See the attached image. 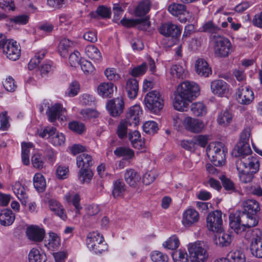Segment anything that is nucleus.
Returning <instances> with one entry per match:
<instances>
[{
    "mask_svg": "<svg viewBox=\"0 0 262 262\" xmlns=\"http://www.w3.org/2000/svg\"><path fill=\"white\" fill-rule=\"evenodd\" d=\"M138 90V82L136 79L130 78L127 81L126 91L127 96L130 99H134L136 97Z\"/></svg>",
    "mask_w": 262,
    "mask_h": 262,
    "instance_id": "nucleus-31",
    "label": "nucleus"
},
{
    "mask_svg": "<svg viewBox=\"0 0 262 262\" xmlns=\"http://www.w3.org/2000/svg\"><path fill=\"white\" fill-rule=\"evenodd\" d=\"M64 198L68 202L72 203L76 209V213L79 214L81 207L79 204L80 196L79 194L78 193L71 194L68 193L65 195Z\"/></svg>",
    "mask_w": 262,
    "mask_h": 262,
    "instance_id": "nucleus-44",
    "label": "nucleus"
},
{
    "mask_svg": "<svg viewBox=\"0 0 262 262\" xmlns=\"http://www.w3.org/2000/svg\"><path fill=\"white\" fill-rule=\"evenodd\" d=\"M222 214L216 210L209 213L206 219L207 227L209 231L219 232L223 230Z\"/></svg>",
    "mask_w": 262,
    "mask_h": 262,
    "instance_id": "nucleus-10",
    "label": "nucleus"
},
{
    "mask_svg": "<svg viewBox=\"0 0 262 262\" xmlns=\"http://www.w3.org/2000/svg\"><path fill=\"white\" fill-rule=\"evenodd\" d=\"M104 75L110 81H117L121 78L117 69L114 68H108L104 71Z\"/></svg>",
    "mask_w": 262,
    "mask_h": 262,
    "instance_id": "nucleus-56",
    "label": "nucleus"
},
{
    "mask_svg": "<svg viewBox=\"0 0 262 262\" xmlns=\"http://www.w3.org/2000/svg\"><path fill=\"white\" fill-rule=\"evenodd\" d=\"M146 107L155 114L159 113L164 106V100L161 93L157 91H151L145 96Z\"/></svg>",
    "mask_w": 262,
    "mask_h": 262,
    "instance_id": "nucleus-7",
    "label": "nucleus"
},
{
    "mask_svg": "<svg viewBox=\"0 0 262 262\" xmlns=\"http://www.w3.org/2000/svg\"><path fill=\"white\" fill-rule=\"evenodd\" d=\"M200 219L199 212L194 208H188L183 213L182 224L185 227H190L196 223Z\"/></svg>",
    "mask_w": 262,
    "mask_h": 262,
    "instance_id": "nucleus-12",
    "label": "nucleus"
},
{
    "mask_svg": "<svg viewBox=\"0 0 262 262\" xmlns=\"http://www.w3.org/2000/svg\"><path fill=\"white\" fill-rule=\"evenodd\" d=\"M47 53L46 50H41L36 54L34 57L32 58L28 63V69L32 70L37 67L40 61L44 58Z\"/></svg>",
    "mask_w": 262,
    "mask_h": 262,
    "instance_id": "nucleus-46",
    "label": "nucleus"
},
{
    "mask_svg": "<svg viewBox=\"0 0 262 262\" xmlns=\"http://www.w3.org/2000/svg\"><path fill=\"white\" fill-rule=\"evenodd\" d=\"M28 260L29 262H45L47 258L44 253H41L37 248H33L29 252Z\"/></svg>",
    "mask_w": 262,
    "mask_h": 262,
    "instance_id": "nucleus-35",
    "label": "nucleus"
},
{
    "mask_svg": "<svg viewBox=\"0 0 262 262\" xmlns=\"http://www.w3.org/2000/svg\"><path fill=\"white\" fill-rule=\"evenodd\" d=\"M73 41L67 38L62 39L58 45V51L60 55L64 57L68 53L69 49L73 45Z\"/></svg>",
    "mask_w": 262,
    "mask_h": 262,
    "instance_id": "nucleus-43",
    "label": "nucleus"
},
{
    "mask_svg": "<svg viewBox=\"0 0 262 262\" xmlns=\"http://www.w3.org/2000/svg\"><path fill=\"white\" fill-rule=\"evenodd\" d=\"M45 159L44 157L39 154H34L31 158V162L33 166L36 168L40 169L43 168Z\"/></svg>",
    "mask_w": 262,
    "mask_h": 262,
    "instance_id": "nucleus-53",
    "label": "nucleus"
},
{
    "mask_svg": "<svg viewBox=\"0 0 262 262\" xmlns=\"http://www.w3.org/2000/svg\"><path fill=\"white\" fill-rule=\"evenodd\" d=\"M182 124L186 130L194 134L201 133L205 127L202 121L190 116H186L183 119Z\"/></svg>",
    "mask_w": 262,
    "mask_h": 262,
    "instance_id": "nucleus-11",
    "label": "nucleus"
},
{
    "mask_svg": "<svg viewBox=\"0 0 262 262\" xmlns=\"http://www.w3.org/2000/svg\"><path fill=\"white\" fill-rule=\"evenodd\" d=\"M93 176V173L89 168L80 169L78 174V179L82 183H89Z\"/></svg>",
    "mask_w": 262,
    "mask_h": 262,
    "instance_id": "nucleus-49",
    "label": "nucleus"
},
{
    "mask_svg": "<svg viewBox=\"0 0 262 262\" xmlns=\"http://www.w3.org/2000/svg\"><path fill=\"white\" fill-rule=\"evenodd\" d=\"M236 167L240 182L246 184L253 181L259 170V163L256 157H243L236 161Z\"/></svg>",
    "mask_w": 262,
    "mask_h": 262,
    "instance_id": "nucleus-2",
    "label": "nucleus"
},
{
    "mask_svg": "<svg viewBox=\"0 0 262 262\" xmlns=\"http://www.w3.org/2000/svg\"><path fill=\"white\" fill-rule=\"evenodd\" d=\"M124 27L130 28L139 25V28L141 30H146L150 26V23L147 18L141 19H128L123 18L120 21Z\"/></svg>",
    "mask_w": 262,
    "mask_h": 262,
    "instance_id": "nucleus-19",
    "label": "nucleus"
},
{
    "mask_svg": "<svg viewBox=\"0 0 262 262\" xmlns=\"http://www.w3.org/2000/svg\"><path fill=\"white\" fill-rule=\"evenodd\" d=\"M126 182L131 186H135L140 180V174L134 169L126 170L124 173Z\"/></svg>",
    "mask_w": 262,
    "mask_h": 262,
    "instance_id": "nucleus-33",
    "label": "nucleus"
},
{
    "mask_svg": "<svg viewBox=\"0 0 262 262\" xmlns=\"http://www.w3.org/2000/svg\"><path fill=\"white\" fill-rule=\"evenodd\" d=\"M157 176L158 174L156 170H150L143 175L142 179L143 182L146 185H149L154 181Z\"/></svg>",
    "mask_w": 262,
    "mask_h": 262,
    "instance_id": "nucleus-61",
    "label": "nucleus"
},
{
    "mask_svg": "<svg viewBox=\"0 0 262 262\" xmlns=\"http://www.w3.org/2000/svg\"><path fill=\"white\" fill-rule=\"evenodd\" d=\"M212 46L214 55L216 57H227L232 52V45L230 40L224 36H214Z\"/></svg>",
    "mask_w": 262,
    "mask_h": 262,
    "instance_id": "nucleus-3",
    "label": "nucleus"
},
{
    "mask_svg": "<svg viewBox=\"0 0 262 262\" xmlns=\"http://www.w3.org/2000/svg\"><path fill=\"white\" fill-rule=\"evenodd\" d=\"M230 262H246L245 255L239 251H231L228 254Z\"/></svg>",
    "mask_w": 262,
    "mask_h": 262,
    "instance_id": "nucleus-55",
    "label": "nucleus"
},
{
    "mask_svg": "<svg viewBox=\"0 0 262 262\" xmlns=\"http://www.w3.org/2000/svg\"><path fill=\"white\" fill-rule=\"evenodd\" d=\"M123 107L124 102L121 98L111 100L106 104L107 110L113 117L120 115L123 112Z\"/></svg>",
    "mask_w": 262,
    "mask_h": 262,
    "instance_id": "nucleus-18",
    "label": "nucleus"
},
{
    "mask_svg": "<svg viewBox=\"0 0 262 262\" xmlns=\"http://www.w3.org/2000/svg\"><path fill=\"white\" fill-rule=\"evenodd\" d=\"M160 34L166 37L177 38L180 36L181 29L177 25L171 23L162 24L159 28Z\"/></svg>",
    "mask_w": 262,
    "mask_h": 262,
    "instance_id": "nucleus-14",
    "label": "nucleus"
},
{
    "mask_svg": "<svg viewBox=\"0 0 262 262\" xmlns=\"http://www.w3.org/2000/svg\"><path fill=\"white\" fill-rule=\"evenodd\" d=\"M82 118L84 120H88L92 118H95L98 116L97 111L91 108L81 110L80 112Z\"/></svg>",
    "mask_w": 262,
    "mask_h": 262,
    "instance_id": "nucleus-59",
    "label": "nucleus"
},
{
    "mask_svg": "<svg viewBox=\"0 0 262 262\" xmlns=\"http://www.w3.org/2000/svg\"><path fill=\"white\" fill-rule=\"evenodd\" d=\"M191 111L194 116L200 117L205 116L206 114L207 109L203 102H198L191 104Z\"/></svg>",
    "mask_w": 262,
    "mask_h": 262,
    "instance_id": "nucleus-39",
    "label": "nucleus"
},
{
    "mask_svg": "<svg viewBox=\"0 0 262 262\" xmlns=\"http://www.w3.org/2000/svg\"><path fill=\"white\" fill-rule=\"evenodd\" d=\"M232 115L227 111L220 112L217 116L218 123L223 126H228L232 121Z\"/></svg>",
    "mask_w": 262,
    "mask_h": 262,
    "instance_id": "nucleus-41",
    "label": "nucleus"
},
{
    "mask_svg": "<svg viewBox=\"0 0 262 262\" xmlns=\"http://www.w3.org/2000/svg\"><path fill=\"white\" fill-rule=\"evenodd\" d=\"M86 243L90 250L96 254H101L107 249L103 236L97 231L92 232L88 234Z\"/></svg>",
    "mask_w": 262,
    "mask_h": 262,
    "instance_id": "nucleus-5",
    "label": "nucleus"
},
{
    "mask_svg": "<svg viewBox=\"0 0 262 262\" xmlns=\"http://www.w3.org/2000/svg\"><path fill=\"white\" fill-rule=\"evenodd\" d=\"M48 241V242L45 244V246L50 250L54 251L60 245V239L55 233L50 232Z\"/></svg>",
    "mask_w": 262,
    "mask_h": 262,
    "instance_id": "nucleus-37",
    "label": "nucleus"
},
{
    "mask_svg": "<svg viewBox=\"0 0 262 262\" xmlns=\"http://www.w3.org/2000/svg\"><path fill=\"white\" fill-rule=\"evenodd\" d=\"M72 24L71 17L66 14H61L59 16V25L64 30L70 28Z\"/></svg>",
    "mask_w": 262,
    "mask_h": 262,
    "instance_id": "nucleus-63",
    "label": "nucleus"
},
{
    "mask_svg": "<svg viewBox=\"0 0 262 262\" xmlns=\"http://www.w3.org/2000/svg\"><path fill=\"white\" fill-rule=\"evenodd\" d=\"M229 225L234 232L242 235L245 231L243 223H242V216L238 214H231L229 216Z\"/></svg>",
    "mask_w": 262,
    "mask_h": 262,
    "instance_id": "nucleus-23",
    "label": "nucleus"
},
{
    "mask_svg": "<svg viewBox=\"0 0 262 262\" xmlns=\"http://www.w3.org/2000/svg\"><path fill=\"white\" fill-rule=\"evenodd\" d=\"M232 241V235L231 233L224 232L223 230L216 232L214 238V242L216 245L221 247L229 245Z\"/></svg>",
    "mask_w": 262,
    "mask_h": 262,
    "instance_id": "nucleus-24",
    "label": "nucleus"
},
{
    "mask_svg": "<svg viewBox=\"0 0 262 262\" xmlns=\"http://www.w3.org/2000/svg\"><path fill=\"white\" fill-rule=\"evenodd\" d=\"M125 191V185L124 183L119 180H117L114 183V188L112 194L114 198L122 196Z\"/></svg>",
    "mask_w": 262,
    "mask_h": 262,
    "instance_id": "nucleus-51",
    "label": "nucleus"
},
{
    "mask_svg": "<svg viewBox=\"0 0 262 262\" xmlns=\"http://www.w3.org/2000/svg\"><path fill=\"white\" fill-rule=\"evenodd\" d=\"M171 256L174 262H188V255L185 250H177L172 253Z\"/></svg>",
    "mask_w": 262,
    "mask_h": 262,
    "instance_id": "nucleus-50",
    "label": "nucleus"
},
{
    "mask_svg": "<svg viewBox=\"0 0 262 262\" xmlns=\"http://www.w3.org/2000/svg\"><path fill=\"white\" fill-rule=\"evenodd\" d=\"M168 10L173 16L185 15L188 13L186 6L182 4L172 3L169 6Z\"/></svg>",
    "mask_w": 262,
    "mask_h": 262,
    "instance_id": "nucleus-36",
    "label": "nucleus"
},
{
    "mask_svg": "<svg viewBox=\"0 0 262 262\" xmlns=\"http://www.w3.org/2000/svg\"><path fill=\"white\" fill-rule=\"evenodd\" d=\"M86 56L94 60L99 61L101 59V53L99 49L94 45L88 46L85 49Z\"/></svg>",
    "mask_w": 262,
    "mask_h": 262,
    "instance_id": "nucleus-40",
    "label": "nucleus"
},
{
    "mask_svg": "<svg viewBox=\"0 0 262 262\" xmlns=\"http://www.w3.org/2000/svg\"><path fill=\"white\" fill-rule=\"evenodd\" d=\"M33 184L35 189L39 191H43L46 187V182L43 176L40 173H37L33 178Z\"/></svg>",
    "mask_w": 262,
    "mask_h": 262,
    "instance_id": "nucleus-42",
    "label": "nucleus"
},
{
    "mask_svg": "<svg viewBox=\"0 0 262 262\" xmlns=\"http://www.w3.org/2000/svg\"><path fill=\"white\" fill-rule=\"evenodd\" d=\"M42 138H47L55 146H61L64 143L65 137L62 133L56 131L54 127H46L39 133Z\"/></svg>",
    "mask_w": 262,
    "mask_h": 262,
    "instance_id": "nucleus-9",
    "label": "nucleus"
},
{
    "mask_svg": "<svg viewBox=\"0 0 262 262\" xmlns=\"http://www.w3.org/2000/svg\"><path fill=\"white\" fill-rule=\"evenodd\" d=\"M242 223H243L244 229L245 230L246 228H250L256 226L258 223V220L256 215L243 213L242 215Z\"/></svg>",
    "mask_w": 262,
    "mask_h": 262,
    "instance_id": "nucleus-34",
    "label": "nucleus"
},
{
    "mask_svg": "<svg viewBox=\"0 0 262 262\" xmlns=\"http://www.w3.org/2000/svg\"><path fill=\"white\" fill-rule=\"evenodd\" d=\"M50 209L63 220L67 219L63 206L56 200L51 199L48 202Z\"/></svg>",
    "mask_w": 262,
    "mask_h": 262,
    "instance_id": "nucleus-32",
    "label": "nucleus"
},
{
    "mask_svg": "<svg viewBox=\"0 0 262 262\" xmlns=\"http://www.w3.org/2000/svg\"><path fill=\"white\" fill-rule=\"evenodd\" d=\"M208 158L215 165L222 166L225 163L226 151L221 143L212 142L206 149Z\"/></svg>",
    "mask_w": 262,
    "mask_h": 262,
    "instance_id": "nucleus-6",
    "label": "nucleus"
},
{
    "mask_svg": "<svg viewBox=\"0 0 262 262\" xmlns=\"http://www.w3.org/2000/svg\"><path fill=\"white\" fill-rule=\"evenodd\" d=\"M15 219V214L9 209H4L0 212V224L9 226L13 224Z\"/></svg>",
    "mask_w": 262,
    "mask_h": 262,
    "instance_id": "nucleus-28",
    "label": "nucleus"
},
{
    "mask_svg": "<svg viewBox=\"0 0 262 262\" xmlns=\"http://www.w3.org/2000/svg\"><path fill=\"white\" fill-rule=\"evenodd\" d=\"M143 129L147 134H154L158 130V125L154 121H146L143 125Z\"/></svg>",
    "mask_w": 262,
    "mask_h": 262,
    "instance_id": "nucleus-58",
    "label": "nucleus"
},
{
    "mask_svg": "<svg viewBox=\"0 0 262 262\" xmlns=\"http://www.w3.org/2000/svg\"><path fill=\"white\" fill-rule=\"evenodd\" d=\"M12 189L17 198L21 202V204L26 206L28 197L24 187L20 182H16L12 186Z\"/></svg>",
    "mask_w": 262,
    "mask_h": 262,
    "instance_id": "nucleus-27",
    "label": "nucleus"
},
{
    "mask_svg": "<svg viewBox=\"0 0 262 262\" xmlns=\"http://www.w3.org/2000/svg\"><path fill=\"white\" fill-rule=\"evenodd\" d=\"M237 99L238 102L243 105L250 104L254 99L253 91L247 86H242L239 88L237 92Z\"/></svg>",
    "mask_w": 262,
    "mask_h": 262,
    "instance_id": "nucleus-15",
    "label": "nucleus"
},
{
    "mask_svg": "<svg viewBox=\"0 0 262 262\" xmlns=\"http://www.w3.org/2000/svg\"><path fill=\"white\" fill-rule=\"evenodd\" d=\"M114 89V84L111 82L101 83L97 88V92L100 96L104 98L111 97Z\"/></svg>",
    "mask_w": 262,
    "mask_h": 262,
    "instance_id": "nucleus-29",
    "label": "nucleus"
},
{
    "mask_svg": "<svg viewBox=\"0 0 262 262\" xmlns=\"http://www.w3.org/2000/svg\"><path fill=\"white\" fill-rule=\"evenodd\" d=\"M150 9V3L149 0H143L136 8L135 13L137 16H143L147 13Z\"/></svg>",
    "mask_w": 262,
    "mask_h": 262,
    "instance_id": "nucleus-47",
    "label": "nucleus"
},
{
    "mask_svg": "<svg viewBox=\"0 0 262 262\" xmlns=\"http://www.w3.org/2000/svg\"><path fill=\"white\" fill-rule=\"evenodd\" d=\"M210 90L214 95L222 97L228 93L229 85L223 80L215 79L211 82Z\"/></svg>",
    "mask_w": 262,
    "mask_h": 262,
    "instance_id": "nucleus-13",
    "label": "nucleus"
},
{
    "mask_svg": "<svg viewBox=\"0 0 262 262\" xmlns=\"http://www.w3.org/2000/svg\"><path fill=\"white\" fill-rule=\"evenodd\" d=\"M180 245V241L178 237L176 235L170 236L166 242L163 244L165 248L170 250H174L178 248Z\"/></svg>",
    "mask_w": 262,
    "mask_h": 262,
    "instance_id": "nucleus-52",
    "label": "nucleus"
},
{
    "mask_svg": "<svg viewBox=\"0 0 262 262\" xmlns=\"http://www.w3.org/2000/svg\"><path fill=\"white\" fill-rule=\"evenodd\" d=\"M26 234L30 241L35 242H40L45 238V230L37 226H31L27 228Z\"/></svg>",
    "mask_w": 262,
    "mask_h": 262,
    "instance_id": "nucleus-17",
    "label": "nucleus"
},
{
    "mask_svg": "<svg viewBox=\"0 0 262 262\" xmlns=\"http://www.w3.org/2000/svg\"><path fill=\"white\" fill-rule=\"evenodd\" d=\"M188 251L191 262H205L208 258V253L200 243L189 244Z\"/></svg>",
    "mask_w": 262,
    "mask_h": 262,
    "instance_id": "nucleus-8",
    "label": "nucleus"
},
{
    "mask_svg": "<svg viewBox=\"0 0 262 262\" xmlns=\"http://www.w3.org/2000/svg\"><path fill=\"white\" fill-rule=\"evenodd\" d=\"M243 213L252 215H256L260 210L258 202L252 199L246 200L243 203Z\"/></svg>",
    "mask_w": 262,
    "mask_h": 262,
    "instance_id": "nucleus-26",
    "label": "nucleus"
},
{
    "mask_svg": "<svg viewBox=\"0 0 262 262\" xmlns=\"http://www.w3.org/2000/svg\"><path fill=\"white\" fill-rule=\"evenodd\" d=\"M142 115V110L140 106L134 105L129 108L125 120L128 122L129 125L136 126L139 124Z\"/></svg>",
    "mask_w": 262,
    "mask_h": 262,
    "instance_id": "nucleus-16",
    "label": "nucleus"
},
{
    "mask_svg": "<svg viewBox=\"0 0 262 262\" xmlns=\"http://www.w3.org/2000/svg\"><path fill=\"white\" fill-rule=\"evenodd\" d=\"M114 154L117 157H123L126 159H132L134 157V151L127 147H120L114 150Z\"/></svg>",
    "mask_w": 262,
    "mask_h": 262,
    "instance_id": "nucleus-45",
    "label": "nucleus"
},
{
    "mask_svg": "<svg viewBox=\"0 0 262 262\" xmlns=\"http://www.w3.org/2000/svg\"><path fill=\"white\" fill-rule=\"evenodd\" d=\"M0 49L8 58L13 61L18 59L20 56L19 44L13 39H7L6 36L0 34Z\"/></svg>",
    "mask_w": 262,
    "mask_h": 262,
    "instance_id": "nucleus-4",
    "label": "nucleus"
},
{
    "mask_svg": "<svg viewBox=\"0 0 262 262\" xmlns=\"http://www.w3.org/2000/svg\"><path fill=\"white\" fill-rule=\"evenodd\" d=\"M185 70L184 68L179 64H174L170 69V73L173 77L183 78Z\"/></svg>",
    "mask_w": 262,
    "mask_h": 262,
    "instance_id": "nucleus-57",
    "label": "nucleus"
},
{
    "mask_svg": "<svg viewBox=\"0 0 262 262\" xmlns=\"http://www.w3.org/2000/svg\"><path fill=\"white\" fill-rule=\"evenodd\" d=\"M69 127L72 131L79 134H82L85 130L84 124L75 121L70 122Z\"/></svg>",
    "mask_w": 262,
    "mask_h": 262,
    "instance_id": "nucleus-64",
    "label": "nucleus"
},
{
    "mask_svg": "<svg viewBox=\"0 0 262 262\" xmlns=\"http://www.w3.org/2000/svg\"><path fill=\"white\" fill-rule=\"evenodd\" d=\"M90 15L94 18L96 17V15L103 18H110L111 15V9L104 6H100L97 8L96 12H92Z\"/></svg>",
    "mask_w": 262,
    "mask_h": 262,
    "instance_id": "nucleus-48",
    "label": "nucleus"
},
{
    "mask_svg": "<svg viewBox=\"0 0 262 262\" xmlns=\"http://www.w3.org/2000/svg\"><path fill=\"white\" fill-rule=\"evenodd\" d=\"M196 73L201 77H207L212 73L211 68L207 62L203 59H198L195 61Z\"/></svg>",
    "mask_w": 262,
    "mask_h": 262,
    "instance_id": "nucleus-22",
    "label": "nucleus"
},
{
    "mask_svg": "<svg viewBox=\"0 0 262 262\" xmlns=\"http://www.w3.org/2000/svg\"><path fill=\"white\" fill-rule=\"evenodd\" d=\"M235 150L237 151L238 154L237 156L241 157V158H242L243 157L248 158L250 157L249 155L251 152L249 143H244L239 141L236 145Z\"/></svg>",
    "mask_w": 262,
    "mask_h": 262,
    "instance_id": "nucleus-38",
    "label": "nucleus"
},
{
    "mask_svg": "<svg viewBox=\"0 0 262 262\" xmlns=\"http://www.w3.org/2000/svg\"><path fill=\"white\" fill-rule=\"evenodd\" d=\"M128 139L135 148L143 150V151H145L146 147L139 132L138 130L130 132L128 134Z\"/></svg>",
    "mask_w": 262,
    "mask_h": 262,
    "instance_id": "nucleus-21",
    "label": "nucleus"
},
{
    "mask_svg": "<svg viewBox=\"0 0 262 262\" xmlns=\"http://www.w3.org/2000/svg\"><path fill=\"white\" fill-rule=\"evenodd\" d=\"M65 112V108H63L62 106L59 103H56L51 107H48L47 114L49 121L51 122H54L57 118H60V117L61 119L63 120L62 116Z\"/></svg>",
    "mask_w": 262,
    "mask_h": 262,
    "instance_id": "nucleus-20",
    "label": "nucleus"
},
{
    "mask_svg": "<svg viewBox=\"0 0 262 262\" xmlns=\"http://www.w3.org/2000/svg\"><path fill=\"white\" fill-rule=\"evenodd\" d=\"M250 250L251 254L256 258H262V238L256 237L252 238Z\"/></svg>",
    "mask_w": 262,
    "mask_h": 262,
    "instance_id": "nucleus-25",
    "label": "nucleus"
},
{
    "mask_svg": "<svg viewBox=\"0 0 262 262\" xmlns=\"http://www.w3.org/2000/svg\"><path fill=\"white\" fill-rule=\"evenodd\" d=\"M81 70L85 74H92L95 71V68L92 63L88 60H83L80 62Z\"/></svg>",
    "mask_w": 262,
    "mask_h": 262,
    "instance_id": "nucleus-62",
    "label": "nucleus"
},
{
    "mask_svg": "<svg viewBox=\"0 0 262 262\" xmlns=\"http://www.w3.org/2000/svg\"><path fill=\"white\" fill-rule=\"evenodd\" d=\"M150 257L153 262H168L169 260L167 254L159 251H152Z\"/></svg>",
    "mask_w": 262,
    "mask_h": 262,
    "instance_id": "nucleus-54",
    "label": "nucleus"
},
{
    "mask_svg": "<svg viewBox=\"0 0 262 262\" xmlns=\"http://www.w3.org/2000/svg\"><path fill=\"white\" fill-rule=\"evenodd\" d=\"M93 163L92 156L88 154L83 153L77 157V166L80 169L89 168L93 165Z\"/></svg>",
    "mask_w": 262,
    "mask_h": 262,
    "instance_id": "nucleus-30",
    "label": "nucleus"
},
{
    "mask_svg": "<svg viewBox=\"0 0 262 262\" xmlns=\"http://www.w3.org/2000/svg\"><path fill=\"white\" fill-rule=\"evenodd\" d=\"M129 124L125 120H122L117 127V134L120 139H123L126 137L127 127Z\"/></svg>",
    "mask_w": 262,
    "mask_h": 262,
    "instance_id": "nucleus-60",
    "label": "nucleus"
},
{
    "mask_svg": "<svg viewBox=\"0 0 262 262\" xmlns=\"http://www.w3.org/2000/svg\"><path fill=\"white\" fill-rule=\"evenodd\" d=\"M199 90V85L194 82L185 81L179 84L173 102L174 108L179 111H186L189 102L196 97Z\"/></svg>",
    "mask_w": 262,
    "mask_h": 262,
    "instance_id": "nucleus-1",
    "label": "nucleus"
}]
</instances>
